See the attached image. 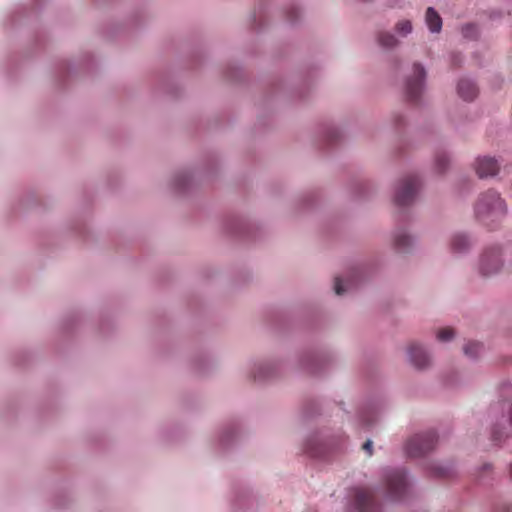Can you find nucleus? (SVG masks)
Returning a JSON list of instances; mask_svg holds the SVG:
<instances>
[{"label": "nucleus", "instance_id": "3", "mask_svg": "<svg viewBox=\"0 0 512 512\" xmlns=\"http://www.w3.org/2000/svg\"><path fill=\"white\" fill-rule=\"evenodd\" d=\"M502 249L499 246L487 247L482 253L479 261V272L483 276L498 273L503 266Z\"/></svg>", "mask_w": 512, "mask_h": 512}, {"label": "nucleus", "instance_id": "13", "mask_svg": "<svg viewBox=\"0 0 512 512\" xmlns=\"http://www.w3.org/2000/svg\"><path fill=\"white\" fill-rule=\"evenodd\" d=\"M395 247L399 251H406L412 244V239L404 232H399L394 238Z\"/></svg>", "mask_w": 512, "mask_h": 512}, {"label": "nucleus", "instance_id": "17", "mask_svg": "<svg viewBox=\"0 0 512 512\" xmlns=\"http://www.w3.org/2000/svg\"><path fill=\"white\" fill-rule=\"evenodd\" d=\"M481 349V345L479 343L471 342L465 345L464 353L469 356H475Z\"/></svg>", "mask_w": 512, "mask_h": 512}, {"label": "nucleus", "instance_id": "23", "mask_svg": "<svg viewBox=\"0 0 512 512\" xmlns=\"http://www.w3.org/2000/svg\"><path fill=\"white\" fill-rule=\"evenodd\" d=\"M308 452L312 455V456H318L317 452L314 451L312 448H308Z\"/></svg>", "mask_w": 512, "mask_h": 512}, {"label": "nucleus", "instance_id": "22", "mask_svg": "<svg viewBox=\"0 0 512 512\" xmlns=\"http://www.w3.org/2000/svg\"><path fill=\"white\" fill-rule=\"evenodd\" d=\"M435 474L437 476H439V477H446V476H448L447 470L445 468H442V467L436 468Z\"/></svg>", "mask_w": 512, "mask_h": 512}, {"label": "nucleus", "instance_id": "9", "mask_svg": "<svg viewBox=\"0 0 512 512\" xmlns=\"http://www.w3.org/2000/svg\"><path fill=\"white\" fill-rule=\"evenodd\" d=\"M408 354L412 364L419 368H425L430 363V358L423 348L417 344H411L408 348Z\"/></svg>", "mask_w": 512, "mask_h": 512}, {"label": "nucleus", "instance_id": "2", "mask_svg": "<svg viewBox=\"0 0 512 512\" xmlns=\"http://www.w3.org/2000/svg\"><path fill=\"white\" fill-rule=\"evenodd\" d=\"M436 442V436L432 431L416 434L407 441L405 450L410 457H420L434 449Z\"/></svg>", "mask_w": 512, "mask_h": 512}, {"label": "nucleus", "instance_id": "18", "mask_svg": "<svg viewBox=\"0 0 512 512\" xmlns=\"http://www.w3.org/2000/svg\"><path fill=\"white\" fill-rule=\"evenodd\" d=\"M478 34V29L473 24H468L463 27V35L466 38H474Z\"/></svg>", "mask_w": 512, "mask_h": 512}, {"label": "nucleus", "instance_id": "12", "mask_svg": "<svg viewBox=\"0 0 512 512\" xmlns=\"http://www.w3.org/2000/svg\"><path fill=\"white\" fill-rule=\"evenodd\" d=\"M469 246H470V242L467 239V237L464 235L457 234V235L453 236V238L451 240V248L454 252H458V253L463 252L466 249H468Z\"/></svg>", "mask_w": 512, "mask_h": 512}, {"label": "nucleus", "instance_id": "21", "mask_svg": "<svg viewBox=\"0 0 512 512\" xmlns=\"http://www.w3.org/2000/svg\"><path fill=\"white\" fill-rule=\"evenodd\" d=\"M372 445H373L372 441L367 440L362 446L363 450H365L369 456L372 455Z\"/></svg>", "mask_w": 512, "mask_h": 512}, {"label": "nucleus", "instance_id": "19", "mask_svg": "<svg viewBox=\"0 0 512 512\" xmlns=\"http://www.w3.org/2000/svg\"><path fill=\"white\" fill-rule=\"evenodd\" d=\"M447 162H448V160H447V157L445 154L437 155L436 160H435L437 170L439 172H443Z\"/></svg>", "mask_w": 512, "mask_h": 512}, {"label": "nucleus", "instance_id": "15", "mask_svg": "<svg viewBox=\"0 0 512 512\" xmlns=\"http://www.w3.org/2000/svg\"><path fill=\"white\" fill-rule=\"evenodd\" d=\"M395 29L398 34L406 36L412 31V24L409 20H401L396 24Z\"/></svg>", "mask_w": 512, "mask_h": 512}, {"label": "nucleus", "instance_id": "10", "mask_svg": "<svg viewBox=\"0 0 512 512\" xmlns=\"http://www.w3.org/2000/svg\"><path fill=\"white\" fill-rule=\"evenodd\" d=\"M457 90L459 96L465 101H472L478 94L476 85L468 79L460 80L457 86Z\"/></svg>", "mask_w": 512, "mask_h": 512}, {"label": "nucleus", "instance_id": "20", "mask_svg": "<svg viewBox=\"0 0 512 512\" xmlns=\"http://www.w3.org/2000/svg\"><path fill=\"white\" fill-rule=\"evenodd\" d=\"M334 291L337 295H342L345 292V289H344V287L341 283V279L339 277L335 278Z\"/></svg>", "mask_w": 512, "mask_h": 512}, {"label": "nucleus", "instance_id": "1", "mask_svg": "<svg viewBox=\"0 0 512 512\" xmlns=\"http://www.w3.org/2000/svg\"><path fill=\"white\" fill-rule=\"evenodd\" d=\"M474 212L479 222L493 228L505 217L507 206L496 191L489 190L479 196Z\"/></svg>", "mask_w": 512, "mask_h": 512}, {"label": "nucleus", "instance_id": "11", "mask_svg": "<svg viewBox=\"0 0 512 512\" xmlns=\"http://www.w3.org/2000/svg\"><path fill=\"white\" fill-rule=\"evenodd\" d=\"M425 20H426V23L431 32H433V33L440 32V30L442 28V19L439 16V14L432 7H429L427 9L426 15H425Z\"/></svg>", "mask_w": 512, "mask_h": 512}, {"label": "nucleus", "instance_id": "5", "mask_svg": "<svg viewBox=\"0 0 512 512\" xmlns=\"http://www.w3.org/2000/svg\"><path fill=\"white\" fill-rule=\"evenodd\" d=\"M386 485L393 499H400L406 492L407 481L402 470H391L386 473Z\"/></svg>", "mask_w": 512, "mask_h": 512}, {"label": "nucleus", "instance_id": "24", "mask_svg": "<svg viewBox=\"0 0 512 512\" xmlns=\"http://www.w3.org/2000/svg\"><path fill=\"white\" fill-rule=\"evenodd\" d=\"M509 418H510V423L512 424V405L510 407V416H509Z\"/></svg>", "mask_w": 512, "mask_h": 512}, {"label": "nucleus", "instance_id": "16", "mask_svg": "<svg viewBox=\"0 0 512 512\" xmlns=\"http://www.w3.org/2000/svg\"><path fill=\"white\" fill-rule=\"evenodd\" d=\"M454 335V331L452 328L446 327L443 329H440L437 334V338L440 341H448L450 340Z\"/></svg>", "mask_w": 512, "mask_h": 512}, {"label": "nucleus", "instance_id": "25", "mask_svg": "<svg viewBox=\"0 0 512 512\" xmlns=\"http://www.w3.org/2000/svg\"><path fill=\"white\" fill-rule=\"evenodd\" d=\"M510 474L512 476V463H511V466H510Z\"/></svg>", "mask_w": 512, "mask_h": 512}, {"label": "nucleus", "instance_id": "8", "mask_svg": "<svg viewBox=\"0 0 512 512\" xmlns=\"http://www.w3.org/2000/svg\"><path fill=\"white\" fill-rule=\"evenodd\" d=\"M475 169L480 178L494 176L499 170V164L492 157H479L476 161Z\"/></svg>", "mask_w": 512, "mask_h": 512}, {"label": "nucleus", "instance_id": "7", "mask_svg": "<svg viewBox=\"0 0 512 512\" xmlns=\"http://www.w3.org/2000/svg\"><path fill=\"white\" fill-rule=\"evenodd\" d=\"M354 506L361 512H370L374 506V496L371 490L367 488L355 489Z\"/></svg>", "mask_w": 512, "mask_h": 512}, {"label": "nucleus", "instance_id": "6", "mask_svg": "<svg viewBox=\"0 0 512 512\" xmlns=\"http://www.w3.org/2000/svg\"><path fill=\"white\" fill-rule=\"evenodd\" d=\"M425 78V70L419 64H415L413 68V76L407 80L406 94L410 101L416 102L423 90V82Z\"/></svg>", "mask_w": 512, "mask_h": 512}, {"label": "nucleus", "instance_id": "4", "mask_svg": "<svg viewBox=\"0 0 512 512\" xmlns=\"http://www.w3.org/2000/svg\"><path fill=\"white\" fill-rule=\"evenodd\" d=\"M420 185L419 178L415 175L404 178L395 194V203L398 206H407L411 204L416 196Z\"/></svg>", "mask_w": 512, "mask_h": 512}, {"label": "nucleus", "instance_id": "14", "mask_svg": "<svg viewBox=\"0 0 512 512\" xmlns=\"http://www.w3.org/2000/svg\"><path fill=\"white\" fill-rule=\"evenodd\" d=\"M378 42L384 48H392V47L396 46L398 43V41L394 37V35H392L391 33H388V32H381L378 35Z\"/></svg>", "mask_w": 512, "mask_h": 512}]
</instances>
